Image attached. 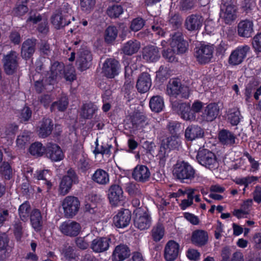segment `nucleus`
<instances>
[{"instance_id":"obj_41","label":"nucleus","mask_w":261,"mask_h":261,"mask_svg":"<svg viewBox=\"0 0 261 261\" xmlns=\"http://www.w3.org/2000/svg\"><path fill=\"white\" fill-rule=\"evenodd\" d=\"M152 239L156 242L161 240L165 234V229L163 225L158 223L154 225L150 232Z\"/></svg>"},{"instance_id":"obj_48","label":"nucleus","mask_w":261,"mask_h":261,"mask_svg":"<svg viewBox=\"0 0 261 261\" xmlns=\"http://www.w3.org/2000/svg\"><path fill=\"white\" fill-rule=\"evenodd\" d=\"M180 144V140L177 135H172L167 138L163 142L164 146H166V148L170 149L177 148L179 146Z\"/></svg>"},{"instance_id":"obj_29","label":"nucleus","mask_w":261,"mask_h":261,"mask_svg":"<svg viewBox=\"0 0 261 261\" xmlns=\"http://www.w3.org/2000/svg\"><path fill=\"white\" fill-rule=\"evenodd\" d=\"M151 86V80L150 75L147 72L142 73L138 77L136 87L140 93L147 92Z\"/></svg>"},{"instance_id":"obj_9","label":"nucleus","mask_w":261,"mask_h":261,"mask_svg":"<svg viewBox=\"0 0 261 261\" xmlns=\"http://www.w3.org/2000/svg\"><path fill=\"white\" fill-rule=\"evenodd\" d=\"M172 107L173 110L178 113L184 120L192 121L196 119V115L191 111L189 103L175 100L172 102Z\"/></svg>"},{"instance_id":"obj_38","label":"nucleus","mask_w":261,"mask_h":261,"mask_svg":"<svg viewBox=\"0 0 261 261\" xmlns=\"http://www.w3.org/2000/svg\"><path fill=\"white\" fill-rule=\"evenodd\" d=\"M25 224L19 220L14 222L13 233L17 241L22 242L23 239L28 234L25 232Z\"/></svg>"},{"instance_id":"obj_62","label":"nucleus","mask_w":261,"mask_h":261,"mask_svg":"<svg viewBox=\"0 0 261 261\" xmlns=\"http://www.w3.org/2000/svg\"><path fill=\"white\" fill-rule=\"evenodd\" d=\"M252 43L256 51L261 52V33L257 34L253 37Z\"/></svg>"},{"instance_id":"obj_64","label":"nucleus","mask_w":261,"mask_h":261,"mask_svg":"<svg viewBox=\"0 0 261 261\" xmlns=\"http://www.w3.org/2000/svg\"><path fill=\"white\" fill-rule=\"evenodd\" d=\"M65 261H77L75 254L71 247H68L64 252Z\"/></svg>"},{"instance_id":"obj_28","label":"nucleus","mask_w":261,"mask_h":261,"mask_svg":"<svg viewBox=\"0 0 261 261\" xmlns=\"http://www.w3.org/2000/svg\"><path fill=\"white\" fill-rule=\"evenodd\" d=\"M36 41L35 39H28L23 42L21 49L23 58L28 59L33 56L35 51Z\"/></svg>"},{"instance_id":"obj_42","label":"nucleus","mask_w":261,"mask_h":261,"mask_svg":"<svg viewBox=\"0 0 261 261\" xmlns=\"http://www.w3.org/2000/svg\"><path fill=\"white\" fill-rule=\"evenodd\" d=\"M97 109L96 106L92 103H85L81 108L80 115L84 119H90Z\"/></svg>"},{"instance_id":"obj_47","label":"nucleus","mask_w":261,"mask_h":261,"mask_svg":"<svg viewBox=\"0 0 261 261\" xmlns=\"http://www.w3.org/2000/svg\"><path fill=\"white\" fill-rule=\"evenodd\" d=\"M194 190L191 189V188H186V193L187 195V199H183L181 201L179 206L181 210H185L193 204V194H194Z\"/></svg>"},{"instance_id":"obj_21","label":"nucleus","mask_w":261,"mask_h":261,"mask_svg":"<svg viewBox=\"0 0 261 261\" xmlns=\"http://www.w3.org/2000/svg\"><path fill=\"white\" fill-rule=\"evenodd\" d=\"M150 172L147 167L144 165H137L132 173V177L137 181L145 182L149 180Z\"/></svg>"},{"instance_id":"obj_12","label":"nucleus","mask_w":261,"mask_h":261,"mask_svg":"<svg viewBox=\"0 0 261 261\" xmlns=\"http://www.w3.org/2000/svg\"><path fill=\"white\" fill-rule=\"evenodd\" d=\"M151 218L148 213L140 209L137 211L134 218V225L136 227L141 230L147 229L151 226Z\"/></svg>"},{"instance_id":"obj_3","label":"nucleus","mask_w":261,"mask_h":261,"mask_svg":"<svg viewBox=\"0 0 261 261\" xmlns=\"http://www.w3.org/2000/svg\"><path fill=\"white\" fill-rule=\"evenodd\" d=\"M166 94L170 98H177L180 96L181 98L187 99L190 94L189 87L181 84L177 79H170L166 86Z\"/></svg>"},{"instance_id":"obj_11","label":"nucleus","mask_w":261,"mask_h":261,"mask_svg":"<svg viewBox=\"0 0 261 261\" xmlns=\"http://www.w3.org/2000/svg\"><path fill=\"white\" fill-rule=\"evenodd\" d=\"M18 54L15 51L11 50L4 56L3 62L6 74L11 75L16 72L18 66Z\"/></svg>"},{"instance_id":"obj_10","label":"nucleus","mask_w":261,"mask_h":261,"mask_svg":"<svg viewBox=\"0 0 261 261\" xmlns=\"http://www.w3.org/2000/svg\"><path fill=\"white\" fill-rule=\"evenodd\" d=\"M237 7L231 3H225L221 5L220 18L226 24L231 23L237 18Z\"/></svg>"},{"instance_id":"obj_61","label":"nucleus","mask_w":261,"mask_h":261,"mask_svg":"<svg viewBox=\"0 0 261 261\" xmlns=\"http://www.w3.org/2000/svg\"><path fill=\"white\" fill-rule=\"evenodd\" d=\"M169 22L173 28H178L181 24L182 19L178 14H174L170 17Z\"/></svg>"},{"instance_id":"obj_55","label":"nucleus","mask_w":261,"mask_h":261,"mask_svg":"<svg viewBox=\"0 0 261 261\" xmlns=\"http://www.w3.org/2000/svg\"><path fill=\"white\" fill-rule=\"evenodd\" d=\"M95 3V0H80L81 10L86 13H89L93 9Z\"/></svg>"},{"instance_id":"obj_8","label":"nucleus","mask_w":261,"mask_h":261,"mask_svg":"<svg viewBox=\"0 0 261 261\" xmlns=\"http://www.w3.org/2000/svg\"><path fill=\"white\" fill-rule=\"evenodd\" d=\"M78 177L75 171L69 169L67 174L64 176L61 181L59 187V192L62 195H65L70 190L73 184L78 183Z\"/></svg>"},{"instance_id":"obj_46","label":"nucleus","mask_w":261,"mask_h":261,"mask_svg":"<svg viewBox=\"0 0 261 261\" xmlns=\"http://www.w3.org/2000/svg\"><path fill=\"white\" fill-rule=\"evenodd\" d=\"M18 213L22 221L25 222L28 220L31 213V208L28 202H25L20 205Z\"/></svg>"},{"instance_id":"obj_13","label":"nucleus","mask_w":261,"mask_h":261,"mask_svg":"<svg viewBox=\"0 0 261 261\" xmlns=\"http://www.w3.org/2000/svg\"><path fill=\"white\" fill-rule=\"evenodd\" d=\"M64 65L62 63L54 62L51 66L50 71L46 74L45 82L49 85L54 84L58 79L62 76L64 73Z\"/></svg>"},{"instance_id":"obj_37","label":"nucleus","mask_w":261,"mask_h":261,"mask_svg":"<svg viewBox=\"0 0 261 261\" xmlns=\"http://www.w3.org/2000/svg\"><path fill=\"white\" fill-rule=\"evenodd\" d=\"M92 180L100 185H106L110 181L109 173L102 169H97L92 175Z\"/></svg>"},{"instance_id":"obj_57","label":"nucleus","mask_w":261,"mask_h":261,"mask_svg":"<svg viewBox=\"0 0 261 261\" xmlns=\"http://www.w3.org/2000/svg\"><path fill=\"white\" fill-rule=\"evenodd\" d=\"M145 21L141 17L134 19L130 26L131 30L137 32L140 30L145 25Z\"/></svg>"},{"instance_id":"obj_15","label":"nucleus","mask_w":261,"mask_h":261,"mask_svg":"<svg viewBox=\"0 0 261 261\" xmlns=\"http://www.w3.org/2000/svg\"><path fill=\"white\" fill-rule=\"evenodd\" d=\"M92 56L90 51L87 49H81L76 61L79 69L83 71L89 68L92 64Z\"/></svg>"},{"instance_id":"obj_14","label":"nucleus","mask_w":261,"mask_h":261,"mask_svg":"<svg viewBox=\"0 0 261 261\" xmlns=\"http://www.w3.org/2000/svg\"><path fill=\"white\" fill-rule=\"evenodd\" d=\"M120 65L118 61L114 59H107L103 64L102 72L108 78H114L118 74Z\"/></svg>"},{"instance_id":"obj_22","label":"nucleus","mask_w":261,"mask_h":261,"mask_svg":"<svg viewBox=\"0 0 261 261\" xmlns=\"http://www.w3.org/2000/svg\"><path fill=\"white\" fill-rule=\"evenodd\" d=\"M179 246L174 241L170 240L164 248V257L167 261H174L178 256Z\"/></svg>"},{"instance_id":"obj_25","label":"nucleus","mask_w":261,"mask_h":261,"mask_svg":"<svg viewBox=\"0 0 261 261\" xmlns=\"http://www.w3.org/2000/svg\"><path fill=\"white\" fill-rule=\"evenodd\" d=\"M218 140L222 145L231 147L236 143L237 137L232 132L223 129L219 132Z\"/></svg>"},{"instance_id":"obj_33","label":"nucleus","mask_w":261,"mask_h":261,"mask_svg":"<svg viewBox=\"0 0 261 261\" xmlns=\"http://www.w3.org/2000/svg\"><path fill=\"white\" fill-rule=\"evenodd\" d=\"M143 58L147 62H156L160 57L159 50L156 46H147L144 48Z\"/></svg>"},{"instance_id":"obj_32","label":"nucleus","mask_w":261,"mask_h":261,"mask_svg":"<svg viewBox=\"0 0 261 261\" xmlns=\"http://www.w3.org/2000/svg\"><path fill=\"white\" fill-rule=\"evenodd\" d=\"M238 32L241 37H250L253 32V22L249 20L240 21L238 25Z\"/></svg>"},{"instance_id":"obj_6","label":"nucleus","mask_w":261,"mask_h":261,"mask_svg":"<svg viewBox=\"0 0 261 261\" xmlns=\"http://www.w3.org/2000/svg\"><path fill=\"white\" fill-rule=\"evenodd\" d=\"M64 214L67 218H72L78 213L80 207V202L75 196H68L62 202Z\"/></svg>"},{"instance_id":"obj_34","label":"nucleus","mask_w":261,"mask_h":261,"mask_svg":"<svg viewBox=\"0 0 261 261\" xmlns=\"http://www.w3.org/2000/svg\"><path fill=\"white\" fill-rule=\"evenodd\" d=\"M185 137L188 141L202 138L204 135L203 129L197 125H191L185 130Z\"/></svg>"},{"instance_id":"obj_50","label":"nucleus","mask_w":261,"mask_h":261,"mask_svg":"<svg viewBox=\"0 0 261 261\" xmlns=\"http://www.w3.org/2000/svg\"><path fill=\"white\" fill-rule=\"evenodd\" d=\"M29 151L33 155L40 156H42L45 152V149L42 146L41 143L35 142L31 145Z\"/></svg>"},{"instance_id":"obj_7","label":"nucleus","mask_w":261,"mask_h":261,"mask_svg":"<svg viewBox=\"0 0 261 261\" xmlns=\"http://www.w3.org/2000/svg\"><path fill=\"white\" fill-rule=\"evenodd\" d=\"M250 51V47L247 45L239 46L233 50L228 58L229 64L236 66L241 64Z\"/></svg>"},{"instance_id":"obj_63","label":"nucleus","mask_w":261,"mask_h":261,"mask_svg":"<svg viewBox=\"0 0 261 261\" xmlns=\"http://www.w3.org/2000/svg\"><path fill=\"white\" fill-rule=\"evenodd\" d=\"M77 167L83 172L87 171L90 168V165L88 160L85 157L83 156L78 162Z\"/></svg>"},{"instance_id":"obj_19","label":"nucleus","mask_w":261,"mask_h":261,"mask_svg":"<svg viewBox=\"0 0 261 261\" xmlns=\"http://www.w3.org/2000/svg\"><path fill=\"white\" fill-rule=\"evenodd\" d=\"M108 198L111 204L116 206L124 200L122 188L117 185H112L109 189Z\"/></svg>"},{"instance_id":"obj_45","label":"nucleus","mask_w":261,"mask_h":261,"mask_svg":"<svg viewBox=\"0 0 261 261\" xmlns=\"http://www.w3.org/2000/svg\"><path fill=\"white\" fill-rule=\"evenodd\" d=\"M118 35V30L114 26L108 27L105 31L104 38L107 43H111L115 41Z\"/></svg>"},{"instance_id":"obj_2","label":"nucleus","mask_w":261,"mask_h":261,"mask_svg":"<svg viewBox=\"0 0 261 261\" xmlns=\"http://www.w3.org/2000/svg\"><path fill=\"white\" fill-rule=\"evenodd\" d=\"M173 175L182 182L193 180L196 175V170L188 162H177L174 167Z\"/></svg>"},{"instance_id":"obj_20","label":"nucleus","mask_w":261,"mask_h":261,"mask_svg":"<svg viewBox=\"0 0 261 261\" xmlns=\"http://www.w3.org/2000/svg\"><path fill=\"white\" fill-rule=\"evenodd\" d=\"M46 156L52 161L58 162L64 158V154L60 146L56 144L48 143L45 148Z\"/></svg>"},{"instance_id":"obj_56","label":"nucleus","mask_w":261,"mask_h":261,"mask_svg":"<svg viewBox=\"0 0 261 261\" xmlns=\"http://www.w3.org/2000/svg\"><path fill=\"white\" fill-rule=\"evenodd\" d=\"M126 190L130 195L139 196L141 195L140 186L136 183H128L127 185Z\"/></svg>"},{"instance_id":"obj_58","label":"nucleus","mask_w":261,"mask_h":261,"mask_svg":"<svg viewBox=\"0 0 261 261\" xmlns=\"http://www.w3.org/2000/svg\"><path fill=\"white\" fill-rule=\"evenodd\" d=\"M30 133L29 132H23L17 137L16 142L17 145L22 148L30 141Z\"/></svg>"},{"instance_id":"obj_36","label":"nucleus","mask_w":261,"mask_h":261,"mask_svg":"<svg viewBox=\"0 0 261 261\" xmlns=\"http://www.w3.org/2000/svg\"><path fill=\"white\" fill-rule=\"evenodd\" d=\"M133 125L136 128H143L145 132H149L153 127L151 122L147 121L146 117L142 115L134 116L132 119Z\"/></svg>"},{"instance_id":"obj_49","label":"nucleus","mask_w":261,"mask_h":261,"mask_svg":"<svg viewBox=\"0 0 261 261\" xmlns=\"http://www.w3.org/2000/svg\"><path fill=\"white\" fill-rule=\"evenodd\" d=\"M164 26V23L163 20L160 18H156V19L154 20L153 24L151 26V29L156 35L159 36H164L165 34L163 29Z\"/></svg>"},{"instance_id":"obj_4","label":"nucleus","mask_w":261,"mask_h":261,"mask_svg":"<svg viewBox=\"0 0 261 261\" xmlns=\"http://www.w3.org/2000/svg\"><path fill=\"white\" fill-rule=\"evenodd\" d=\"M215 46L210 43H202L195 48L194 56L197 62L201 64H205L211 62L213 57Z\"/></svg>"},{"instance_id":"obj_53","label":"nucleus","mask_w":261,"mask_h":261,"mask_svg":"<svg viewBox=\"0 0 261 261\" xmlns=\"http://www.w3.org/2000/svg\"><path fill=\"white\" fill-rule=\"evenodd\" d=\"M123 12V8L120 5H113L109 7L107 10V14L112 18L119 17Z\"/></svg>"},{"instance_id":"obj_17","label":"nucleus","mask_w":261,"mask_h":261,"mask_svg":"<svg viewBox=\"0 0 261 261\" xmlns=\"http://www.w3.org/2000/svg\"><path fill=\"white\" fill-rule=\"evenodd\" d=\"M170 44L177 54H183L187 49V43L184 40L182 34L179 32L174 33L171 35Z\"/></svg>"},{"instance_id":"obj_59","label":"nucleus","mask_w":261,"mask_h":261,"mask_svg":"<svg viewBox=\"0 0 261 261\" xmlns=\"http://www.w3.org/2000/svg\"><path fill=\"white\" fill-rule=\"evenodd\" d=\"M49 171L47 170H43L37 172L36 174L38 180H44L47 186V189L49 190L51 187V184L50 181L47 180V175H49Z\"/></svg>"},{"instance_id":"obj_44","label":"nucleus","mask_w":261,"mask_h":261,"mask_svg":"<svg viewBox=\"0 0 261 261\" xmlns=\"http://www.w3.org/2000/svg\"><path fill=\"white\" fill-rule=\"evenodd\" d=\"M84 210L86 213L91 215V218L94 220L100 216V211L95 203L90 202L86 204Z\"/></svg>"},{"instance_id":"obj_1","label":"nucleus","mask_w":261,"mask_h":261,"mask_svg":"<svg viewBox=\"0 0 261 261\" xmlns=\"http://www.w3.org/2000/svg\"><path fill=\"white\" fill-rule=\"evenodd\" d=\"M71 11L70 5L67 3H63L55 11L51 17V22L56 29H60L70 23L68 17L70 15Z\"/></svg>"},{"instance_id":"obj_24","label":"nucleus","mask_w":261,"mask_h":261,"mask_svg":"<svg viewBox=\"0 0 261 261\" xmlns=\"http://www.w3.org/2000/svg\"><path fill=\"white\" fill-rule=\"evenodd\" d=\"M219 113V108L215 103H211L204 108L201 115V119L205 121H212Z\"/></svg>"},{"instance_id":"obj_52","label":"nucleus","mask_w":261,"mask_h":261,"mask_svg":"<svg viewBox=\"0 0 261 261\" xmlns=\"http://www.w3.org/2000/svg\"><path fill=\"white\" fill-rule=\"evenodd\" d=\"M240 112L237 109H231L228 114V120L232 125H237L240 120Z\"/></svg>"},{"instance_id":"obj_27","label":"nucleus","mask_w":261,"mask_h":261,"mask_svg":"<svg viewBox=\"0 0 261 261\" xmlns=\"http://www.w3.org/2000/svg\"><path fill=\"white\" fill-rule=\"evenodd\" d=\"M208 238V234L206 231L197 229L192 232L191 241L195 246L202 247L207 243Z\"/></svg>"},{"instance_id":"obj_35","label":"nucleus","mask_w":261,"mask_h":261,"mask_svg":"<svg viewBox=\"0 0 261 261\" xmlns=\"http://www.w3.org/2000/svg\"><path fill=\"white\" fill-rule=\"evenodd\" d=\"M31 224L36 232L40 231L43 227V219L41 212L37 209L33 210L30 215Z\"/></svg>"},{"instance_id":"obj_30","label":"nucleus","mask_w":261,"mask_h":261,"mask_svg":"<svg viewBox=\"0 0 261 261\" xmlns=\"http://www.w3.org/2000/svg\"><path fill=\"white\" fill-rule=\"evenodd\" d=\"M130 254V250L126 245H117L113 252L112 259L113 261H123L127 258Z\"/></svg>"},{"instance_id":"obj_16","label":"nucleus","mask_w":261,"mask_h":261,"mask_svg":"<svg viewBox=\"0 0 261 261\" xmlns=\"http://www.w3.org/2000/svg\"><path fill=\"white\" fill-rule=\"evenodd\" d=\"M60 231L69 237L77 236L81 229V225L74 221L68 220L63 222L59 226Z\"/></svg>"},{"instance_id":"obj_18","label":"nucleus","mask_w":261,"mask_h":261,"mask_svg":"<svg viewBox=\"0 0 261 261\" xmlns=\"http://www.w3.org/2000/svg\"><path fill=\"white\" fill-rule=\"evenodd\" d=\"M131 220V213L127 209L119 211L113 217V223L117 228L127 226Z\"/></svg>"},{"instance_id":"obj_23","label":"nucleus","mask_w":261,"mask_h":261,"mask_svg":"<svg viewBox=\"0 0 261 261\" xmlns=\"http://www.w3.org/2000/svg\"><path fill=\"white\" fill-rule=\"evenodd\" d=\"M203 20V17L200 15L192 14L186 19L185 25L190 31H196L202 27Z\"/></svg>"},{"instance_id":"obj_60","label":"nucleus","mask_w":261,"mask_h":261,"mask_svg":"<svg viewBox=\"0 0 261 261\" xmlns=\"http://www.w3.org/2000/svg\"><path fill=\"white\" fill-rule=\"evenodd\" d=\"M176 51L173 50V48H168L164 50L162 53L163 57L166 59L168 62H172L175 60V54Z\"/></svg>"},{"instance_id":"obj_43","label":"nucleus","mask_w":261,"mask_h":261,"mask_svg":"<svg viewBox=\"0 0 261 261\" xmlns=\"http://www.w3.org/2000/svg\"><path fill=\"white\" fill-rule=\"evenodd\" d=\"M68 100L66 96H62L58 101L52 103L50 107V111H54L57 110L59 111L63 112L67 108Z\"/></svg>"},{"instance_id":"obj_51","label":"nucleus","mask_w":261,"mask_h":261,"mask_svg":"<svg viewBox=\"0 0 261 261\" xmlns=\"http://www.w3.org/2000/svg\"><path fill=\"white\" fill-rule=\"evenodd\" d=\"M28 0H19L17 3L16 7L14 9L15 13L17 15H23L28 11V8L27 6Z\"/></svg>"},{"instance_id":"obj_39","label":"nucleus","mask_w":261,"mask_h":261,"mask_svg":"<svg viewBox=\"0 0 261 261\" xmlns=\"http://www.w3.org/2000/svg\"><path fill=\"white\" fill-rule=\"evenodd\" d=\"M140 48V43L136 40H130L125 43L122 47L123 53L126 55H132L138 52Z\"/></svg>"},{"instance_id":"obj_5","label":"nucleus","mask_w":261,"mask_h":261,"mask_svg":"<svg viewBox=\"0 0 261 261\" xmlns=\"http://www.w3.org/2000/svg\"><path fill=\"white\" fill-rule=\"evenodd\" d=\"M196 159L200 164L209 169H214L218 167L215 154L207 149H199Z\"/></svg>"},{"instance_id":"obj_40","label":"nucleus","mask_w":261,"mask_h":261,"mask_svg":"<svg viewBox=\"0 0 261 261\" xmlns=\"http://www.w3.org/2000/svg\"><path fill=\"white\" fill-rule=\"evenodd\" d=\"M149 107L154 112L159 113L162 111L164 107L163 98L159 95L152 96L149 101Z\"/></svg>"},{"instance_id":"obj_54","label":"nucleus","mask_w":261,"mask_h":261,"mask_svg":"<svg viewBox=\"0 0 261 261\" xmlns=\"http://www.w3.org/2000/svg\"><path fill=\"white\" fill-rule=\"evenodd\" d=\"M0 174L6 179H9L12 176V169L7 162H4L0 167Z\"/></svg>"},{"instance_id":"obj_31","label":"nucleus","mask_w":261,"mask_h":261,"mask_svg":"<svg viewBox=\"0 0 261 261\" xmlns=\"http://www.w3.org/2000/svg\"><path fill=\"white\" fill-rule=\"evenodd\" d=\"M53 123L51 119L44 118L39 123L37 132L40 137L45 138L48 136L53 130Z\"/></svg>"},{"instance_id":"obj_26","label":"nucleus","mask_w":261,"mask_h":261,"mask_svg":"<svg viewBox=\"0 0 261 261\" xmlns=\"http://www.w3.org/2000/svg\"><path fill=\"white\" fill-rule=\"evenodd\" d=\"M111 241L107 237H97L92 241L91 248L95 252H103L109 249Z\"/></svg>"}]
</instances>
